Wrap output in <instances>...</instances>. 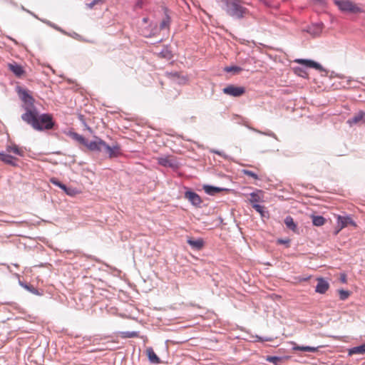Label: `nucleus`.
I'll return each instance as SVG.
<instances>
[{
    "mask_svg": "<svg viewBox=\"0 0 365 365\" xmlns=\"http://www.w3.org/2000/svg\"><path fill=\"white\" fill-rule=\"evenodd\" d=\"M158 162L160 165L167 168H175L177 167V163L170 157H160L158 158Z\"/></svg>",
    "mask_w": 365,
    "mask_h": 365,
    "instance_id": "obj_11",
    "label": "nucleus"
},
{
    "mask_svg": "<svg viewBox=\"0 0 365 365\" xmlns=\"http://www.w3.org/2000/svg\"><path fill=\"white\" fill-rule=\"evenodd\" d=\"M217 2L224 4L223 8L226 13L234 19H242L248 12V10L243 7L240 0H217Z\"/></svg>",
    "mask_w": 365,
    "mask_h": 365,
    "instance_id": "obj_2",
    "label": "nucleus"
},
{
    "mask_svg": "<svg viewBox=\"0 0 365 365\" xmlns=\"http://www.w3.org/2000/svg\"><path fill=\"white\" fill-rule=\"evenodd\" d=\"M73 138L78 142H79L82 145H85L86 143L87 139H86L83 135H79L78 133H74L73 134Z\"/></svg>",
    "mask_w": 365,
    "mask_h": 365,
    "instance_id": "obj_29",
    "label": "nucleus"
},
{
    "mask_svg": "<svg viewBox=\"0 0 365 365\" xmlns=\"http://www.w3.org/2000/svg\"><path fill=\"white\" fill-rule=\"evenodd\" d=\"M365 354V344L361 346H354L349 350V355L354 354Z\"/></svg>",
    "mask_w": 365,
    "mask_h": 365,
    "instance_id": "obj_21",
    "label": "nucleus"
},
{
    "mask_svg": "<svg viewBox=\"0 0 365 365\" xmlns=\"http://www.w3.org/2000/svg\"><path fill=\"white\" fill-rule=\"evenodd\" d=\"M103 0H93L92 2L88 4V6L90 9H92L95 5L98 4V2L102 1Z\"/></svg>",
    "mask_w": 365,
    "mask_h": 365,
    "instance_id": "obj_35",
    "label": "nucleus"
},
{
    "mask_svg": "<svg viewBox=\"0 0 365 365\" xmlns=\"http://www.w3.org/2000/svg\"><path fill=\"white\" fill-rule=\"evenodd\" d=\"M225 71L226 72H233L234 73H238L240 72L242 68L241 67L237 66H227L225 68Z\"/></svg>",
    "mask_w": 365,
    "mask_h": 365,
    "instance_id": "obj_28",
    "label": "nucleus"
},
{
    "mask_svg": "<svg viewBox=\"0 0 365 365\" xmlns=\"http://www.w3.org/2000/svg\"><path fill=\"white\" fill-rule=\"evenodd\" d=\"M312 223L315 226H322L326 222L325 218L324 217H322V216H319V215L315 216V215H313L312 217Z\"/></svg>",
    "mask_w": 365,
    "mask_h": 365,
    "instance_id": "obj_23",
    "label": "nucleus"
},
{
    "mask_svg": "<svg viewBox=\"0 0 365 365\" xmlns=\"http://www.w3.org/2000/svg\"><path fill=\"white\" fill-rule=\"evenodd\" d=\"M103 151H105L110 158L117 157L120 153V148L118 144H113V145H108L106 143L103 146Z\"/></svg>",
    "mask_w": 365,
    "mask_h": 365,
    "instance_id": "obj_7",
    "label": "nucleus"
},
{
    "mask_svg": "<svg viewBox=\"0 0 365 365\" xmlns=\"http://www.w3.org/2000/svg\"><path fill=\"white\" fill-rule=\"evenodd\" d=\"M215 153H216L219 155H221V152H220V151H215Z\"/></svg>",
    "mask_w": 365,
    "mask_h": 365,
    "instance_id": "obj_44",
    "label": "nucleus"
},
{
    "mask_svg": "<svg viewBox=\"0 0 365 365\" xmlns=\"http://www.w3.org/2000/svg\"><path fill=\"white\" fill-rule=\"evenodd\" d=\"M187 242L192 248L197 250H201L204 245V242L202 239H188Z\"/></svg>",
    "mask_w": 365,
    "mask_h": 365,
    "instance_id": "obj_14",
    "label": "nucleus"
},
{
    "mask_svg": "<svg viewBox=\"0 0 365 365\" xmlns=\"http://www.w3.org/2000/svg\"><path fill=\"white\" fill-rule=\"evenodd\" d=\"M243 173H244L245 175H246L247 176H250V177H252L254 179H256V180L258 179L257 175L255 173H254L253 171H252V170H244Z\"/></svg>",
    "mask_w": 365,
    "mask_h": 365,
    "instance_id": "obj_33",
    "label": "nucleus"
},
{
    "mask_svg": "<svg viewBox=\"0 0 365 365\" xmlns=\"http://www.w3.org/2000/svg\"><path fill=\"white\" fill-rule=\"evenodd\" d=\"M252 207L259 212L262 217L264 216V207L259 205V204H253Z\"/></svg>",
    "mask_w": 365,
    "mask_h": 365,
    "instance_id": "obj_31",
    "label": "nucleus"
},
{
    "mask_svg": "<svg viewBox=\"0 0 365 365\" xmlns=\"http://www.w3.org/2000/svg\"><path fill=\"white\" fill-rule=\"evenodd\" d=\"M335 4L339 9L345 12L357 14L362 12V9L357 5L349 1L345 0H335Z\"/></svg>",
    "mask_w": 365,
    "mask_h": 365,
    "instance_id": "obj_3",
    "label": "nucleus"
},
{
    "mask_svg": "<svg viewBox=\"0 0 365 365\" xmlns=\"http://www.w3.org/2000/svg\"><path fill=\"white\" fill-rule=\"evenodd\" d=\"M16 158H14L13 156L4 153H0V160L5 163L6 164L16 166V163L15 162Z\"/></svg>",
    "mask_w": 365,
    "mask_h": 365,
    "instance_id": "obj_13",
    "label": "nucleus"
},
{
    "mask_svg": "<svg viewBox=\"0 0 365 365\" xmlns=\"http://www.w3.org/2000/svg\"><path fill=\"white\" fill-rule=\"evenodd\" d=\"M337 224L339 227V230L349 225L356 227L355 222L349 216H340L337 217Z\"/></svg>",
    "mask_w": 365,
    "mask_h": 365,
    "instance_id": "obj_8",
    "label": "nucleus"
},
{
    "mask_svg": "<svg viewBox=\"0 0 365 365\" xmlns=\"http://www.w3.org/2000/svg\"><path fill=\"white\" fill-rule=\"evenodd\" d=\"M339 294L341 300H346L350 295V292L349 291L344 289L339 290Z\"/></svg>",
    "mask_w": 365,
    "mask_h": 365,
    "instance_id": "obj_30",
    "label": "nucleus"
},
{
    "mask_svg": "<svg viewBox=\"0 0 365 365\" xmlns=\"http://www.w3.org/2000/svg\"><path fill=\"white\" fill-rule=\"evenodd\" d=\"M284 224L289 230L296 232L297 225L294 223L293 218L291 216H287L284 219Z\"/></svg>",
    "mask_w": 365,
    "mask_h": 365,
    "instance_id": "obj_22",
    "label": "nucleus"
},
{
    "mask_svg": "<svg viewBox=\"0 0 365 365\" xmlns=\"http://www.w3.org/2000/svg\"><path fill=\"white\" fill-rule=\"evenodd\" d=\"M269 136H272V137H274V136H275V135H274L273 133H272L269 134Z\"/></svg>",
    "mask_w": 365,
    "mask_h": 365,
    "instance_id": "obj_45",
    "label": "nucleus"
},
{
    "mask_svg": "<svg viewBox=\"0 0 365 365\" xmlns=\"http://www.w3.org/2000/svg\"><path fill=\"white\" fill-rule=\"evenodd\" d=\"M295 62L299 63V64H302V65H304L307 67H309V68H314L317 70H319V71H323V68L322 66H321V64H319V63L317 62H315L312 60H308V59H297L295 60Z\"/></svg>",
    "mask_w": 365,
    "mask_h": 365,
    "instance_id": "obj_10",
    "label": "nucleus"
},
{
    "mask_svg": "<svg viewBox=\"0 0 365 365\" xmlns=\"http://www.w3.org/2000/svg\"><path fill=\"white\" fill-rule=\"evenodd\" d=\"M21 9H22V10H24V11H26V12L29 13V14H31L32 16H34L36 17V16L34 14H33L31 11H29V10L26 9L23 6H21Z\"/></svg>",
    "mask_w": 365,
    "mask_h": 365,
    "instance_id": "obj_40",
    "label": "nucleus"
},
{
    "mask_svg": "<svg viewBox=\"0 0 365 365\" xmlns=\"http://www.w3.org/2000/svg\"><path fill=\"white\" fill-rule=\"evenodd\" d=\"M6 151L8 153H14V154L19 155V156H24V150L22 148H20L16 144H11L10 145H7Z\"/></svg>",
    "mask_w": 365,
    "mask_h": 365,
    "instance_id": "obj_18",
    "label": "nucleus"
},
{
    "mask_svg": "<svg viewBox=\"0 0 365 365\" xmlns=\"http://www.w3.org/2000/svg\"><path fill=\"white\" fill-rule=\"evenodd\" d=\"M21 285L27 289L29 292H31L34 294L38 295L39 292L37 289H36L34 286L29 285L27 284L21 283Z\"/></svg>",
    "mask_w": 365,
    "mask_h": 365,
    "instance_id": "obj_26",
    "label": "nucleus"
},
{
    "mask_svg": "<svg viewBox=\"0 0 365 365\" xmlns=\"http://www.w3.org/2000/svg\"><path fill=\"white\" fill-rule=\"evenodd\" d=\"M137 336V333L135 332V331H133V332H127L126 333V336L128 337H135Z\"/></svg>",
    "mask_w": 365,
    "mask_h": 365,
    "instance_id": "obj_37",
    "label": "nucleus"
},
{
    "mask_svg": "<svg viewBox=\"0 0 365 365\" xmlns=\"http://www.w3.org/2000/svg\"><path fill=\"white\" fill-rule=\"evenodd\" d=\"M50 182L51 183H52L53 185L60 187L61 189H62L63 190H66V185L63 184L62 182H61L57 178H51L50 179Z\"/></svg>",
    "mask_w": 365,
    "mask_h": 365,
    "instance_id": "obj_25",
    "label": "nucleus"
},
{
    "mask_svg": "<svg viewBox=\"0 0 365 365\" xmlns=\"http://www.w3.org/2000/svg\"><path fill=\"white\" fill-rule=\"evenodd\" d=\"M225 94L233 96L239 97L245 93V88L242 86H235L234 85H229L224 88L222 90Z\"/></svg>",
    "mask_w": 365,
    "mask_h": 365,
    "instance_id": "obj_4",
    "label": "nucleus"
},
{
    "mask_svg": "<svg viewBox=\"0 0 365 365\" xmlns=\"http://www.w3.org/2000/svg\"><path fill=\"white\" fill-rule=\"evenodd\" d=\"M282 358L279 356H267L266 357V361L271 362L275 365H277L279 362L282 361Z\"/></svg>",
    "mask_w": 365,
    "mask_h": 365,
    "instance_id": "obj_27",
    "label": "nucleus"
},
{
    "mask_svg": "<svg viewBox=\"0 0 365 365\" xmlns=\"http://www.w3.org/2000/svg\"><path fill=\"white\" fill-rule=\"evenodd\" d=\"M8 66L10 71H11L18 77L21 76L24 73L23 68L17 63H9Z\"/></svg>",
    "mask_w": 365,
    "mask_h": 365,
    "instance_id": "obj_16",
    "label": "nucleus"
},
{
    "mask_svg": "<svg viewBox=\"0 0 365 365\" xmlns=\"http://www.w3.org/2000/svg\"><path fill=\"white\" fill-rule=\"evenodd\" d=\"M44 23L47 24L48 26L54 28L55 29L58 30V31H60L61 32L63 33V34H66V32H64L62 29H61L60 28H58L57 26H56L55 24H53V23L50 22V21H43Z\"/></svg>",
    "mask_w": 365,
    "mask_h": 365,
    "instance_id": "obj_34",
    "label": "nucleus"
},
{
    "mask_svg": "<svg viewBox=\"0 0 365 365\" xmlns=\"http://www.w3.org/2000/svg\"><path fill=\"white\" fill-rule=\"evenodd\" d=\"M319 347L309 346H299L297 344H294L293 350L294 351H309V352H316L318 351Z\"/></svg>",
    "mask_w": 365,
    "mask_h": 365,
    "instance_id": "obj_17",
    "label": "nucleus"
},
{
    "mask_svg": "<svg viewBox=\"0 0 365 365\" xmlns=\"http://www.w3.org/2000/svg\"><path fill=\"white\" fill-rule=\"evenodd\" d=\"M147 355L151 363L153 364H159L160 363V359L156 355V354L154 352L153 349L152 348H148L147 350Z\"/></svg>",
    "mask_w": 365,
    "mask_h": 365,
    "instance_id": "obj_19",
    "label": "nucleus"
},
{
    "mask_svg": "<svg viewBox=\"0 0 365 365\" xmlns=\"http://www.w3.org/2000/svg\"><path fill=\"white\" fill-rule=\"evenodd\" d=\"M362 120L365 123V112L361 110L355 114L352 118L348 119L347 123L350 126H352L353 125L357 124Z\"/></svg>",
    "mask_w": 365,
    "mask_h": 365,
    "instance_id": "obj_12",
    "label": "nucleus"
},
{
    "mask_svg": "<svg viewBox=\"0 0 365 365\" xmlns=\"http://www.w3.org/2000/svg\"><path fill=\"white\" fill-rule=\"evenodd\" d=\"M317 284L315 292L319 294H324L329 288V282L322 277L317 278Z\"/></svg>",
    "mask_w": 365,
    "mask_h": 365,
    "instance_id": "obj_9",
    "label": "nucleus"
},
{
    "mask_svg": "<svg viewBox=\"0 0 365 365\" xmlns=\"http://www.w3.org/2000/svg\"><path fill=\"white\" fill-rule=\"evenodd\" d=\"M67 195H73V189L70 188V187H66V190H63Z\"/></svg>",
    "mask_w": 365,
    "mask_h": 365,
    "instance_id": "obj_36",
    "label": "nucleus"
},
{
    "mask_svg": "<svg viewBox=\"0 0 365 365\" xmlns=\"http://www.w3.org/2000/svg\"><path fill=\"white\" fill-rule=\"evenodd\" d=\"M91 151H103V146L106 145L104 142L101 138H97L95 140L89 141L87 140L86 143L84 145Z\"/></svg>",
    "mask_w": 365,
    "mask_h": 365,
    "instance_id": "obj_5",
    "label": "nucleus"
},
{
    "mask_svg": "<svg viewBox=\"0 0 365 365\" xmlns=\"http://www.w3.org/2000/svg\"><path fill=\"white\" fill-rule=\"evenodd\" d=\"M203 190L207 194L214 195L217 192L225 190L226 189L207 185L203 186Z\"/></svg>",
    "mask_w": 365,
    "mask_h": 365,
    "instance_id": "obj_15",
    "label": "nucleus"
},
{
    "mask_svg": "<svg viewBox=\"0 0 365 365\" xmlns=\"http://www.w3.org/2000/svg\"><path fill=\"white\" fill-rule=\"evenodd\" d=\"M264 4H265L267 6H272V4L270 3V0H261Z\"/></svg>",
    "mask_w": 365,
    "mask_h": 365,
    "instance_id": "obj_39",
    "label": "nucleus"
},
{
    "mask_svg": "<svg viewBox=\"0 0 365 365\" xmlns=\"http://www.w3.org/2000/svg\"><path fill=\"white\" fill-rule=\"evenodd\" d=\"M261 191H258L257 192H252L250 194V198L249 199L250 203L257 204L258 202L261 200Z\"/></svg>",
    "mask_w": 365,
    "mask_h": 365,
    "instance_id": "obj_24",
    "label": "nucleus"
},
{
    "mask_svg": "<svg viewBox=\"0 0 365 365\" xmlns=\"http://www.w3.org/2000/svg\"><path fill=\"white\" fill-rule=\"evenodd\" d=\"M185 197L196 207H200L202 203L200 197L195 192L188 190L185 192Z\"/></svg>",
    "mask_w": 365,
    "mask_h": 365,
    "instance_id": "obj_6",
    "label": "nucleus"
},
{
    "mask_svg": "<svg viewBox=\"0 0 365 365\" xmlns=\"http://www.w3.org/2000/svg\"><path fill=\"white\" fill-rule=\"evenodd\" d=\"M248 128H249L250 129H251V130H252L255 131V132L262 133V132H260V131H259V130H256V129H255V128H251V127H248Z\"/></svg>",
    "mask_w": 365,
    "mask_h": 365,
    "instance_id": "obj_43",
    "label": "nucleus"
},
{
    "mask_svg": "<svg viewBox=\"0 0 365 365\" xmlns=\"http://www.w3.org/2000/svg\"><path fill=\"white\" fill-rule=\"evenodd\" d=\"M170 24V18L168 16H166L160 23V29H164L167 27H168Z\"/></svg>",
    "mask_w": 365,
    "mask_h": 365,
    "instance_id": "obj_32",
    "label": "nucleus"
},
{
    "mask_svg": "<svg viewBox=\"0 0 365 365\" xmlns=\"http://www.w3.org/2000/svg\"><path fill=\"white\" fill-rule=\"evenodd\" d=\"M19 96L24 102L22 107L25 110V113L21 115L23 121L30 125L34 130L39 131L50 130L53 127L52 116L48 113L38 115V111L34 104V99L28 91H20Z\"/></svg>",
    "mask_w": 365,
    "mask_h": 365,
    "instance_id": "obj_1",
    "label": "nucleus"
},
{
    "mask_svg": "<svg viewBox=\"0 0 365 365\" xmlns=\"http://www.w3.org/2000/svg\"><path fill=\"white\" fill-rule=\"evenodd\" d=\"M279 242L281 244H285L289 242V240H279Z\"/></svg>",
    "mask_w": 365,
    "mask_h": 365,
    "instance_id": "obj_41",
    "label": "nucleus"
},
{
    "mask_svg": "<svg viewBox=\"0 0 365 365\" xmlns=\"http://www.w3.org/2000/svg\"><path fill=\"white\" fill-rule=\"evenodd\" d=\"M72 37L78 39L80 38V36L76 33H74L73 35L71 36Z\"/></svg>",
    "mask_w": 365,
    "mask_h": 365,
    "instance_id": "obj_42",
    "label": "nucleus"
},
{
    "mask_svg": "<svg viewBox=\"0 0 365 365\" xmlns=\"http://www.w3.org/2000/svg\"><path fill=\"white\" fill-rule=\"evenodd\" d=\"M340 279L341 282L346 283V275L345 274H341L340 277Z\"/></svg>",
    "mask_w": 365,
    "mask_h": 365,
    "instance_id": "obj_38",
    "label": "nucleus"
},
{
    "mask_svg": "<svg viewBox=\"0 0 365 365\" xmlns=\"http://www.w3.org/2000/svg\"><path fill=\"white\" fill-rule=\"evenodd\" d=\"M322 23L316 24L308 29V32L313 36H318L322 30Z\"/></svg>",
    "mask_w": 365,
    "mask_h": 365,
    "instance_id": "obj_20",
    "label": "nucleus"
}]
</instances>
